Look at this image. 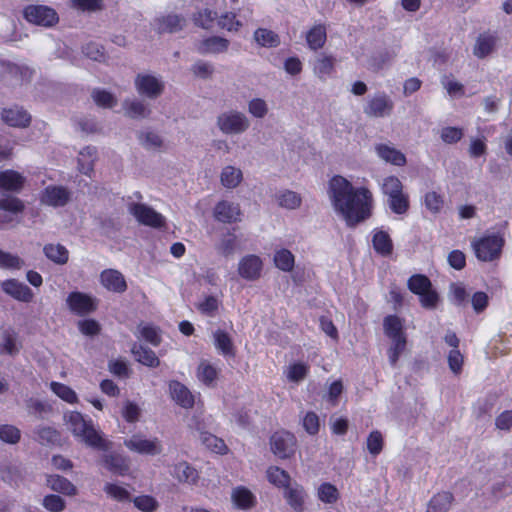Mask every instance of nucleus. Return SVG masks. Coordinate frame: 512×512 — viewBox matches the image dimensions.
<instances>
[{"mask_svg":"<svg viewBox=\"0 0 512 512\" xmlns=\"http://www.w3.org/2000/svg\"><path fill=\"white\" fill-rule=\"evenodd\" d=\"M24 210L25 203L17 196L5 195L0 198V228L14 222Z\"/></svg>","mask_w":512,"mask_h":512,"instance_id":"obj_9","label":"nucleus"},{"mask_svg":"<svg viewBox=\"0 0 512 512\" xmlns=\"http://www.w3.org/2000/svg\"><path fill=\"white\" fill-rule=\"evenodd\" d=\"M43 252L49 260L60 265L66 264L69 258L68 250L61 244H46Z\"/></svg>","mask_w":512,"mask_h":512,"instance_id":"obj_33","label":"nucleus"},{"mask_svg":"<svg viewBox=\"0 0 512 512\" xmlns=\"http://www.w3.org/2000/svg\"><path fill=\"white\" fill-rule=\"evenodd\" d=\"M26 184V177L14 170L5 169L0 171V192L1 193H20Z\"/></svg>","mask_w":512,"mask_h":512,"instance_id":"obj_12","label":"nucleus"},{"mask_svg":"<svg viewBox=\"0 0 512 512\" xmlns=\"http://www.w3.org/2000/svg\"><path fill=\"white\" fill-rule=\"evenodd\" d=\"M384 331L390 339L406 337L403 328V321L395 315H389L384 319Z\"/></svg>","mask_w":512,"mask_h":512,"instance_id":"obj_41","label":"nucleus"},{"mask_svg":"<svg viewBox=\"0 0 512 512\" xmlns=\"http://www.w3.org/2000/svg\"><path fill=\"white\" fill-rule=\"evenodd\" d=\"M392 344L388 350V358L391 365H395L406 347V337L391 339Z\"/></svg>","mask_w":512,"mask_h":512,"instance_id":"obj_57","label":"nucleus"},{"mask_svg":"<svg viewBox=\"0 0 512 512\" xmlns=\"http://www.w3.org/2000/svg\"><path fill=\"white\" fill-rule=\"evenodd\" d=\"M231 499L236 508L246 510L253 506L254 495L246 487L238 486L233 489Z\"/></svg>","mask_w":512,"mask_h":512,"instance_id":"obj_30","label":"nucleus"},{"mask_svg":"<svg viewBox=\"0 0 512 512\" xmlns=\"http://www.w3.org/2000/svg\"><path fill=\"white\" fill-rule=\"evenodd\" d=\"M308 372L309 366L301 362L292 363L285 370L287 379L294 383L304 380Z\"/></svg>","mask_w":512,"mask_h":512,"instance_id":"obj_48","label":"nucleus"},{"mask_svg":"<svg viewBox=\"0 0 512 512\" xmlns=\"http://www.w3.org/2000/svg\"><path fill=\"white\" fill-rule=\"evenodd\" d=\"M129 210L137 221L143 225L153 228H161L165 225L163 216L145 204L133 203Z\"/></svg>","mask_w":512,"mask_h":512,"instance_id":"obj_10","label":"nucleus"},{"mask_svg":"<svg viewBox=\"0 0 512 512\" xmlns=\"http://www.w3.org/2000/svg\"><path fill=\"white\" fill-rule=\"evenodd\" d=\"M84 55L94 61H104L105 60V50L104 47L95 42H89L83 47Z\"/></svg>","mask_w":512,"mask_h":512,"instance_id":"obj_59","label":"nucleus"},{"mask_svg":"<svg viewBox=\"0 0 512 512\" xmlns=\"http://www.w3.org/2000/svg\"><path fill=\"white\" fill-rule=\"evenodd\" d=\"M375 151L378 157L387 163L396 166H404L406 164L405 155L392 145L378 144L375 146Z\"/></svg>","mask_w":512,"mask_h":512,"instance_id":"obj_24","label":"nucleus"},{"mask_svg":"<svg viewBox=\"0 0 512 512\" xmlns=\"http://www.w3.org/2000/svg\"><path fill=\"white\" fill-rule=\"evenodd\" d=\"M135 85L139 94L151 99L157 98L164 90L163 83L149 74H138L135 79Z\"/></svg>","mask_w":512,"mask_h":512,"instance_id":"obj_14","label":"nucleus"},{"mask_svg":"<svg viewBox=\"0 0 512 512\" xmlns=\"http://www.w3.org/2000/svg\"><path fill=\"white\" fill-rule=\"evenodd\" d=\"M214 344L216 349L224 356H234V346L230 335L221 329L214 332Z\"/></svg>","mask_w":512,"mask_h":512,"instance_id":"obj_37","label":"nucleus"},{"mask_svg":"<svg viewBox=\"0 0 512 512\" xmlns=\"http://www.w3.org/2000/svg\"><path fill=\"white\" fill-rule=\"evenodd\" d=\"M381 190L383 194L387 195L388 198L398 195L403 192V185L401 181L395 176H389L383 179L381 184Z\"/></svg>","mask_w":512,"mask_h":512,"instance_id":"obj_52","label":"nucleus"},{"mask_svg":"<svg viewBox=\"0 0 512 512\" xmlns=\"http://www.w3.org/2000/svg\"><path fill=\"white\" fill-rule=\"evenodd\" d=\"M92 98L99 107L112 108L116 105V99L106 90L94 89L92 92Z\"/></svg>","mask_w":512,"mask_h":512,"instance_id":"obj_56","label":"nucleus"},{"mask_svg":"<svg viewBox=\"0 0 512 512\" xmlns=\"http://www.w3.org/2000/svg\"><path fill=\"white\" fill-rule=\"evenodd\" d=\"M105 467L114 474L125 475L129 466L125 458L118 454H109L104 457Z\"/></svg>","mask_w":512,"mask_h":512,"instance_id":"obj_42","label":"nucleus"},{"mask_svg":"<svg viewBox=\"0 0 512 512\" xmlns=\"http://www.w3.org/2000/svg\"><path fill=\"white\" fill-rule=\"evenodd\" d=\"M373 247L375 251L383 256H388L392 253L393 244L387 232L376 230L373 235Z\"/></svg>","mask_w":512,"mask_h":512,"instance_id":"obj_36","label":"nucleus"},{"mask_svg":"<svg viewBox=\"0 0 512 512\" xmlns=\"http://www.w3.org/2000/svg\"><path fill=\"white\" fill-rule=\"evenodd\" d=\"M50 389L55 393L61 400L69 403L75 404L78 402V397L76 392L66 384L52 381L50 383Z\"/></svg>","mask_w":512,"mask_h":512,"instance_id":"obj_44","label":"nucleus"},{"mask_svg":"<svg viewBox=\"0 0 512 512\" xmlns=\"http://www.w3.org/2000/svg\"><path fill=\"white\" fill-rule=\"evenodd\" d=\"M68 423L73 435L80 438L87 446L101 451L108 450L109 443L94 427L92 420H86L80 412L73 411L69 415Z\"/></svg>","mask_w":512,"mask_h":512,"instance_id":"obj_2","label":"nucleus"},{"mask_svg":"<svg viewBox=\"0 0 512 512\" xmlns=\"http://www.w3.org/2000/svg\"><path fill=\"white\" fill-rule=\"evenodd\" d=\"M266 475L271 484L283 490L293 482L288 472L277 466L269 467Z\"/></svg>","mask_w":512,"mask_h":512,"instance_id":"obj_35","label":"nucleus"},{"mask_svg":"<svg viewBox=\"0 0 512 512\" xmlns=\"http://www.w3.org/2000/svg\"><path fill=\"white\" fill-rule=\"evenodd\" d=\"M238 271L243 278H256V255L244 257L239 263Z\"/></svg>","mask_w":512,"mask_h":512,"instance_id":"obj_51","label":"nucleus"},{"mask_svg":"<svg viewBox=\"0 0 512 512\" xmlns=\"http://www.w3.org/2000/svg\"><path fill=\"white\" fill-rule=\"evenodd\" d=\"M258 44L264 47H276L280 44V38L271 30L258 29Z\"/></svg>","mask_w":512,"mask_h":512,"instance_id":"obj_60","label":"nucleus"},{"mask_svg":"<svg viewBox=\"0 0 512 512\" xmlns=\"http://www.w3.org/2000/svg\"><path fill=\"white\" fill-rule=\"evenodd\" d=\"M202 444L210 451L223 455L226 454L228 448L224 440L208 432L201 434Z\"/></svg>","mask_w":512,"mask_h":512,"instance_id":"obj_43","label":"nucleus"},{"mask_svg":"<svg viewBox=\"0 0 512 512\" xmlns=\"http://www.w3.org/2000/svg\"><path fill=\"white\" fill-rule=\"evenodd\" d=\"M327 194L335 213L348 227H356L372 215V192L364 186L354 187L343 176L335 175L329 180Z\"/></svg>","mask_w":512,"mask_h":512,"instance_id":"obj_1","label":"nucleus"},{"mask_svg":"<svg viewBox=\"0 0 512 512\" xmlns=\"http://www.w3.org/2000/svg\"><path fill=\"white\" fill-rule=\"evenodd\" d=\"M24 19L34 25L52 27L58 23L57 12L46 5H28L23 9Z\"/></svg>","mask_w":512,"mask_h":512,"instance_id":"obj_5","label":"nucleus"},{"mask_svg":"<svg viewBox=\"0 0 512 512\" xmlns=\"http://www.w3.org/2000/svg\"><path fill=\"white\" fill-rule=\"evenodd\" d=\"M218 125L222 132L227 134L241 133L248 127L246 117L239 112L224 113L218 117Z\"/></svg>","mask_w":512,"mask_h":512,"instance_id":"obj_13","label":"nucleus"},{"mask_svg":"<svg viewBox=\"0 0 512 512\" xmlns=\"http://www.w3.org/2000/svg\"><path fill=\"white\" fill-rule=\"evenodd\" d=\"M0 352L11 356L18 354L19 347L17 345V333L14 329L7 328L3 330Z\"/></svg>","mask_w":512,"mask_h":512,"instance_id":"obj_39","label":"nucleus"},{"mask_svg":"<svg viewBox=\"0 0 512 512\" xmlns=\"http://www.w3.org/2000/svg\"><path fill=\"white\" fill-rule=\"evenodd\" d=\"M35 439L45 446L61 445V433L51 426H39L34 430Z\"/></svg>","mask_w":512,"mask_h":512,"instance_id":"obj_26","label":"nucleus"},{"mask_svg":"<svg viewBox=\"0 0 512 512\" xmlns=\"http://www.w3.org/2000/svg\"><path fill=\"white\" fill-rule=\"evenodd\" d=\"M131 353L134 355L135 359L145 365L147 367L156 368L160 365V360L157 357L156 353L141 344L134 343L131 347Z\"/></svg>","mask_w":512,"mask_h":512,"instance_id":"obj_25","label":"nucleus"},{"mask_svg":"<svg viewBox=\"0 0 512 512\" xmlns=\"http://www.w3.org/2000/svg\"><path fill=\"white\" fill-rule=\"evenodd\" d=\"M409 290L419 296L422 307L434 309L437 306L439 297L432 288V283L428 277L422 274H415L408 280Z\"/></svg>","mask_w":512,"mask_h":512,"instance_id":"obj_4","label":"nucleus"},{"mask_svg":"<svg viewBox=\"0 0 512 512\" xmlns=\"http://www.w3.org/2000/svg\"><path fill=\"white\" fill-rule=\"evenodd\" d=\"M48 486L59 493L68 496H74L77 494V488L67 478L60 475H51L47 479Z\"/></svg>","mask_w":512,"mask_h":512,"instance_id":"obj_29","label":"nucleus"},{"mask_svg":"<svg viewBox=\"0 0 512 512\" xmlns=\"http://www.w3.org/2000/svg\"><path fill=\"white\" fill-rule=\"evenodd\" d=\"M42 505L50 512H61L65 509V501L59 495L55 494L46 495Z\"/></svg>","mask_w":512,"mask_h":512,"instance_id":"obj_62","label":"nucleus"},{"mask_svg":"<svg viewBox=\"0 0 512 512\" xmlns=\"http://www.w3.org/2000/svg\"><path fill=\"white\" fill-rule=\"evenodd\" d=\"M140 337L152 346L157 347L161 344L162 338L160 329L152 324L139 326Z\"/></svg>","mask_w":512,"mask_h":512,"instance_id":"obj_47","label":"nucleus"},{"mask_svg":"<svg viewBox=\"0 0 512 512\" xmlns=\"http://www.w3.org/2000/svg\"><path fill=\"white\" fill-rule=\"evenodd\" d=\"M327 39L326 34V28L325 26L318 24L313 26L307 33H306V41L308 44V47L314 51L321 49Z\"/></svg>","mask_w":512,"mask_h":512,"instance_id":"obj_32","label":"nucleus"},{"mask_svg":"<svg viewBox=\"0 0 512 512\" xmlns=\"http://www.w3.org/2000/svg\"><path fill=\"white\" fill-rule=\"evenodd\" d=\"M213 215L217 221L230 224L240 220L241 211L237 204L222 200L215 205Z\"/></svg>","mask_w":512,"mask_h":512,"instance_id":"obj_20","label":"nucleus"},{"mask_svg":"<svg viewBox=\"0 0 512 512\" xmlns=\"http://www.w3.org/2000/svg\"><path fill=\"white\" fill-rule=\"evenodd\" d=\"M168 388L172 400L177 405L184 409H190L194 406V395L183 383L178 380H171L168 383Z\"/></svg>","mask_w":512,"mask_h":512,"instance_id":"obj_18","label":"nucleus"},{"mask_svg":"<svg viewBox=\"0 0 512 512\" xmlns=\"http://www.w3.org/2000/svg\"><path fill=\"white\" fill-rule=\"evenodd\" d=\"M283 497L294 512H303L307 494L302 485L293 481L283 490Z\"/></svg>","mask_w":512,"mask_h":512,"instance_id":"obj_17","label":"nucleus"},{"mask_svg":"<svg viewBox=\"0 0 512 512\" xmlns=\"http://www.w3.org/2000/svg\"><path fill=\"white\" fill-rule=\"evenodd\" d=\"M173 475L180 482L187 483H196L199 478L197 470L185 461L174 466Z\"/></svg>","mask_w":512,"mask_h":512,"instance_id":"obj_40","label":"nucleus"},{"mask_svg":"<svg viewBox=\"0 0 512 512\" xmlns=\"http://www.w3.org/2000/svg\"><path fill=\"white\" fill-rule=\"evenodd\" d=\"M20 438L21 432L16 426L10 424L0 425L1 441L9 444H16L19 442Z\"/></svg>","mask_w":512,"mask_h":512,"instance_id":"obj_55","label":"nucleus"},{"mask_svg":"<svg viewBox=\"0 0 512 512\" xmlns=\"http://www.w3.org/2000/svg\"><path fill=\"white\" fill-rule=\"evenodd\" d=\"M493 46L494 40L492 37L480 36L474 47V54L479 58H483L492 51Z\"/></svg>","mask_w":512,"mask_h":512,"instance_id":"obj_58","label":"nucleus"},{"mask_svg":"<svg viewBox=\"0 0 512 512\" xmlns=\"http://www.w3.org/2000/svg\"><path fill=\"white\" fill-rule=\"evenodd\" d=\"M104 491L111 498L119 502L128 501L130 499V493L128 492V490L116 484L107 483L105 485Z\"/></svg>","mask_w":512,"mask_h":512,"instance_id":"obj_63","label":"nucleus"},{"mask_svg":"<svg viewBox=\"0 0 512 512\" xmlns=\"http://www.w3.org/2000/svg\"><path fill=\"white\" fill-rule=\"evenodd\" d=\"M72 199V192L63 185L50 184L39 194L42 205L60 208L66 206Z\"/></svg>","mask_w":512,"mask_h":512,"instance_id":"obj_7","label":"nucleus"},{"mask_svg":"<svg viewBox=\"0 0 512 512\" xmlns=\"http://www.w3.org/2000/svg\"><path fill=\"white\" fill-rule=\"evenodd\" d=\"M1 287L6 294L18 301L30 302L33 298L32 290L27 285L15 279L5 280Z\"/></svg>","mask_w":512,"mask_h":512,"instance_id":"obj_22","label":"nucleus"},{"mask_svg":"<svg viewBox=\"0 0 512 512\" xmlns=\"http://www.w3.org/2000/svg\"><path fill=\"white\" fill-rule=\"evenodd\" d=\"M463 137V130L458 127H444L440 131V138L446 144H454Z\"/></svg>","mask_w":512,"mask_h":512,"instance_id":"obj_61","label":"nucleus"},{"mask_svg":"<svg viewBox=\"0 0 512 512\" xmlns=\"http://www.w3.org/2000/svg\"><path fill=\"white\" fill-rule=\"evenodd\" d=\"M388 205L390 209L396 214H404L409 208V199L403 192L388 198Z\"/></svg>","mask_w":512,"mask_h":512,"instance_id":"obj_54","label":"nucleus"},{"mask_svg":"<svg viewBox=\"0 0 512 512\" xmlns=\"http://www.w3.org/2000/svg\"><path fill=\"white\" fill-rule=\"evenodd\" d=\"M453 495L450 492H441L434 495L428 503L427 512H447L452 504Z\"/></svg>","mask_w":512,"mask_h":512,"instance_id":"obj_34","label":"nucleus"},{"mask_svg":"<svg viewBox=\"0 0 512 512\" xmlns=\"http://www.w3.org/2000/svg\"><path fill=\"white\" fill-rule=\"evenodd\" d=\"M296 437L285 430L276 431L270 438V449L279 459H289L295 454Z\"/></svg>","mask_w":512,"mask_h":512,"instance_id":"obj_6","label":"nucleus"},{"mask_svg":"<svg viewBox=\"0 0 512 512\" xmlns=\"http://www.w3.org/2000/svg\"><path fill=\"white\" fill-rule=\"evenodd\" d=\"M275 200L280 207L288 210H295L302 204L300 194L288 189L278 191Z\"/></svg>","mask_w":512,"mask_h":512,"instance_id":"obj_27","label":"nucleus"},{"mask_svg":"<svg viewBox=\"0 0 512 512\" xmlns=\"http://www.w3.org/2000/svg\"><path fill=\"white\" fill-rule=\"evenodd\" d=\"M219 371L207 361H201L197 367L198 380L207 387H215Z\"/></svg>","mask_w":512,"mask_h":512,"instance_id":"obj_28","label":"nucleus"},{"mask_svg":"<svg viewBox=\"0 0 512 512\" xmlns=\"http://www.w3.org/2000/svg\"><path fill=\"white\" fill-rule=\"evenodd\" d=\"M242 180V172L233 166H226L221 172V183L226 188H235Z\"/></svg>","mask_w":512,"mask_h":512,"instance_id":"obj_45","label":"nucleus"},{"mask_svg":"<svg viewBox=\"0 0 512 512\" xmlns=\"http://www.w3.org/2000/svg\"><path fill=\"white\" fill-rule=\"evenodd\" d=\"M2 121L10 127L26 128L31 123V115L17 105L11 108H4L1 111Z\"/></svg>","mask_w":512,"mask_h":512,"instance_id":"obj_15","label":"nucleus"},{"mask_svg":"<svg viewBox=\"0 0 512 512\" xmlns=\"http://www.w3.org/2000/svg\"><path fill=\"white\" fill-rule=\"evenodd\" d=\"M66 302L69 309L79 316L94 312L97 308L95 300L91 296L79 291L69 293Z\"/></svg>","mask_w":512,"mask_h":512,"instance_id":"obj_11","label":"nucleus"},{"mask_svg":"<svg viewBox=\"0 0 512 512\" xmlns=\"http://www.w3.org/2000/svg\"><path fill=\"white\" fill-rule=\"evenodd\" d=\"M394 108L392 99L384 92H378L367 99L363 112L371 118H384L391 115Z\"/></svg>","mask_w":512,"mask_h":512,"instance_id":"obj_8","label":"nucleus"},{"mask_svg":"<svg viewBox=\"0 0 512 512\" xmlns=\"http://www.w3.org/2000/svg\"><path fill=\"white\" fill-rule=\"evenodd\" d=\"M123 106L126 114L131 118H143L150 113L144 103L138 100H125Z\"/></svg>","mask_w":512,"mask_h":512,"instance_id":"obj_50","label":"nucleus"},{"mask_svg":"<svg viewBox=\"0 0 512 512\" xmlns=\"http://www.w3.org/2000/svg\"><path fill=\"white\" fill-rule=\"evenodd\" d=\"M451 299L454 304L463 306L467 303L468 293L465 287L459 283H453L450 285Z\"/></svg>","mask_w":512,"mask_h":512,"instance_id":"obj_64","label":"nucleus"},{"mask_svg":"<svg viewBox=\"0 0 512 512\" xmlns=\"http://www.w3.org/2000/svg\"><path fill=\"white\" fill-rule=\"evenodd\" d=\"M274 263L277 268L284 272H290L294 268V255L287 249H280L274 255Z\"/></svg>","mask_w":512,"mask_h":512,"instance_id":"obj_46","label":"nucleus"},{"mask_svg":"<svg viewBox=\"0 0 512 512\" xmlns=\"http://www.w3.org/2000/svg\"><path fill=\"white\" fill-rule=\"evenodd\" d=\"M229 41L219 36L208 37L201 41L198 50L201 53H220L228 49Z\"/></svg>","mask_w":512,"mask_h":512,"instance_id":"obj_31","label":"nucleus"},{"mask_svg":"<svg viewBox=\"0 0 512 512\" xmlns=\"http://www.w3.org/2000/svg\"><path fill=\"white\" fill-rule=\"evenodd\" d=\"M335 58L324 53L318 54L313 63V73L321 81H326L334 72Z\"/></svg>","mask_w":512,"mask_h":512,"instance_id":"obj_23","label":"nucleus"},{"mask_svg":"<svg viewBox=\"0 0 512 512\" xmlns=\"http://www.w3.org/2000/svg\"><path fill=\"white\" fill-rule=\"evenodd\" d=\"M424 205L431 213H439L444 205L443 196L435 191H429L424 196Z\"/></svg>","mask_w":512,"mask_h":512,"instance_id":"obj_53","label":"nucleus"},{"mask_svg":"<svg viewBox=\"0 0 512 512\" xmlns=\"http://www.w3.org/2000/svg\"><path fill=\"white\" fill-rule=\"evenodd\" d=\"M97 150L95 147L87 146L80 151L81 158L78 159V169L84 174L90 176L93 171V163L96 159Z\"/></svg>","mask_w":512,"mask_h":512,"instance_id":"obj_38","label":"nucleus"},{"mask_svg":"<svg viewBox=\"0 0 512 512\" xmlns=\"http://www.w3.org/2000/svg\"><path fill=\"white\" fill-rule=\"evenodd\" d=\"M505 240L499 234L484 236L472 242L476 257L483 262H491L501 255Z\"/></svg>","mask_w":512,"mask_h":512,"instance_id":"obj_3","label":"nucleus"},{"mask_svg":"<svg viewBox=\"0 0 512 512\" xmlns=\"http://www.w3.org/2000/svg\"><path fill=\"white\" fill-rule=\"evenodd\" d=\"M158 33H176L183 29L186 20L183 16L177 14H167L157 17L154 20Z\"/></svg>","mask_w":512,"mask_h":512,"instance_id":"obj_21","label":"nucleus"},{"mask_svg":"<svg viewBox=\"0 0 512 512\" xmlns=\"http://www.w3.org/2000/svg\"><path fill=\"white\" fill-rule=\"evenodd\" d=\"M100 282L108 291L123 293L127 290V283L123 274L116 269H105L100 274Z\"/></svg>","mask_w":512,"mask_h":512,"instance_id":"obj_19","label":"nucleus"},{"mask_svg":"<svg viewBox=\"0 0 512 512\" xmlns=\"http://www.w3.org/2000/svg\"><path fill=\"white\" fill-rule=\"evenodd\" d=\"M124 443L128 449L139 454L156 455L162 451V447L157 438L148 440L139 435H133L129 440H125Z\"/></svg>","mask_w":512,"mask_h":512,"instance_id":"obj_16","label":"nucleus"},{"mask_svg":"<svg viewBox=\"0 0 512 512\" xmlns=\"http://www.w3.org/2000/svg\"><path fill=\"white\" fill-rule=\"evenodd\" d=\"M317 496L323 503L333 504L337 502L339 492L331 483H322L317 490Z\"/></svg>","mask_w":512,"mask_h":512,"instance_id":"obj_49","label":"nucleus"}]
</instances>
